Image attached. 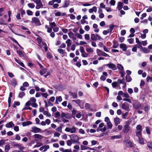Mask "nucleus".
Returning a JSON list of instances; mask_svg holds the SVG:
<instances>
[{
	"mask_svg": "<svg viewBox=\"0 0 152 152\" xmlns=\"http://www.w3.org/2000/svg\"><path fill=\"white\" fill-rule=\"evenodd\" d=\"M70 137L73 143H78L79 140V137L77 135L72 134L70 135Z\"/></svg>",
	"mask_w": 152,
	"mask_h": 152,
	"instance_id": "1",
	"label": "nucleus"
},
{
	"mask_svg": "<svg viewBox=\"0 0 152 152\" xmlns=\"http://www.w3.org/2000/svg\"><path fill=\"white\" fill-rule=\"evenodd\" d=\"M91 40H101L102 38L99 36L97 34H92L91 35Z\"/></svg>",
	"mask_w": 152,
	"mask_h": 152,
	"instance_id": "2",
	"label": "nucleus"
},
{
	"mask_svg": "<svg viewBox=\"0 0 152 152\" xmlns=\"http://www.w3.org/2000/svg\"><path fill=\"white\" fill-rule=\"evenodd\" d=\"M104 124L103 123L100 124L98 127L97 129V131L98 132L101 131L102 132H105L106 130V127L104 126L103 128H101L104 126Z\"/></svg>",
	"mask_w": 152,
	"mask_h": 152,
	"instance_id": "3",
	"label": "nucleus"
},
{
	"mask_svg": "<svg viewBox=\"0 0 152 152\" xmlns=\"http://www.w3.org/2000/svg\"><path fill=\"white\" fill-rule=\"evenodd\" d=\"M65 131L68 132H70L71 133H75L77 130V128L75 126L72 128L66 127L65 129Z\"/></svg>",
	"mask_w": 152,
	"mask_h": 152,
	"instance_id": "4",
	"label": "nucleus"
},
{
	"mask_svg": "<svg viewBox=\"0 0 152 152\" xmlns=\"http://www.w3.org/2000/svg\"><path fill=\"white\" fill-rule=\"evenodd\" d=\"M31 22L32 23H35L37 25L40 26L41 23L39 20L37 18L34 17L32 18Z\"/></svg>",
	"mask_w": 152,
	"mask_h": 152,
	"instance_id": "5",
	"label": "nucleus"
},
{
	"mask_svg": "<svg viewBox=\"0 0 152 152\" xmlns=\"http://www.w3.org/2000/svg\"><path fill=\"white\" fill-rule=\"evenodd\" d=\"M31 104V103L30 101L27 102L25 104V107L23 109V110H31L32 108L29 107Z\"/></svg>",
	"mask_w": 152,
	"mask_h": 152,
	"instance_id": "6",
	"label": "nucleus"
},
{
	"mask_svg": "<svg viewBox=\"0 0 152 152\" xmlns=\"http://www.w3.org/2000/svg\"><path fill=\"white\" fill-rule=\"evenodd\" d=\"M41 129L36 126H34L32 127L31 131L34 133H39L41 132Z\"/></svg>",
	"mask_w": 152,
	"mask_h": 152,
	"instance_id": "7",
	"label": "nucleus"
},
{
	"mask_svg": "<svg viewBox=\"0 0 152 152\" xmlns=\"http://www.w3.org/2000/svg\"><path fill=\"white\" fill-rule=\"evenodd\" d=\"M105 65L107 66L109 68L113 70H115L117 69L115 65L113 64L110 63L106 64Z\"/></svg>",
	"mask_w": 152,
	"mask_h": 152,
	"instance_id": "8",
	"label": "nucleus"
},
{
	"mask_svg": "<svg viewBox=\"0 0 152 152\" xmlns=\"http://www.w3.org/2000/svg\"><path fill=\"white\" fill-rule=\"evenodd\" d=\"M61 117L62 118L69 119L71 118V115L69 113L62 112L61 114Z\"/></svg>",
	"mask_w": 152,
	"mask_h": 152,
	"instance_id": "9",
	"label": "nucleus"
},
{
	"mask_svg": "<svg viewBox=\"0 0 152 152\" xmlns=\"http://www.w3.org/2000/svg\"><path fill=\"white\" fill-rule=\"evenodd\" d=\"M130 127L129 125H125L124 127L123 132L124 133H127L129 131Z\"/></svg>",
	"mask_w": 152,
	"mask_h": 152,
	"instance_id": "10",
	"label": "nucleus"
},
{
	"mask_svg": "<svg viewBox=\"0 0 152 152\" xmlns=\"http://www.w3.org/2000/svg\"><path fill=\"white\" fill-rule=\"evenodd\" d=\"M122 108L125 110L128 111L129 109V105L127 103H124L122 105Z\"/></svg>",
	"mask_w": 152,
	"mask_h": 152,
	"instance_id": "11",
	"label": "nucleus"
},
{
	"mask_svg": "<svg viewBox=\"0 0 152 152\" xmlns=\"http://www.w3.org/2000/svg\"><path fill=\"white\" fill-rule=\"evenodd\" d=\"M49 145H44L39 148V150L41 151H46L49 148Z\"/></svg>",
	"mask_w": 152,
	"mask_h": 152,
	"instance_id": "12",
	"label": "nucleus"
},
{
	"mask_svg": "<svg viewBox=\"0 0 152 152\" xmlns=\"http://www.w3.org/2000/svg\"><path fill=\"white\" fill-rule=\"evenodd\" d=\"M120 47L123 51H126L127 48L126 45L124 43H122L120 45Z\"/></svg>",
	"mask_w": 152,
	"mask_h": 152,
	"instance_id": "13",
	"label": "nucleus"
},
{
	"mask_svg": "<svg viewBox=\"0 0 152 152\" xmlns=\"http://www.w3.org/2000/svg\"><path fill=\"white\" fill-rule=\"evenodd\" d=\"M62 99L61 96L57 97L56 98L55 103L56 104H58L59 102H60L62 101Z\"/></svg>",
	"mask_w": 152,
	"mask_h": 152,
	"instance_id": "14",
	"label": "nucleus"
},
{
	"mask_svg": "<svg viewBox=\"0 0 152 152\" xmlns=\"http://www.w3.org/2000/svg\"><path fill=\"white\" fill-rule=\"evenodd\" d=\"M37 4L36 7V8L37 9H38L40 8L43 7V5L42 3L41 2V1L38 2V3H36Z\"/></svg>",
	"mask_w": 152,
	"mask_h": 152,
	"instance_id": "15",
	"label": "nucleus"
},
{
	"mask_svg": "<svg viewBox=\"0 0 152 152\" xmlns=\"http://www.w3.org/2000/svg\"><path fill=\"white\" fill-rule=\"evenodd\" d=\"M66 14L65 13H62L60 12H57L55 13L56 16H64Z\"/></svg>",
	"mask_w": 152,
	"mask_h": 152,
	"instance_id": "16",
	"label": "nucleus"
},
{
	"mask_svg": "<svg viewBox=\"0 0 152 152\" xmlns=\"http://www.w3.org/2000/svg\"><path fill=\"white\" fill-rule=\"evenodd\" d=\"M88 11L90 13H92L94 12H96L97 11V8L96 7H93L92 8L89 9Z\"/></svg>",
	"mask_w": 152,
	"mask_h": 152,
	"instance_id": "17",
	"label": "nucleus"
},
{
	"mask_svg": "<svg viewBox=\"0 0 152 152\" xmlns=\"http://www.w3.org/2000/svg\"><path fill=\"white\" fill-rule=\"evenodd\" d=\"M114 121L115 125L117 126L120 123V119L118 117L114 118Z\"/></svg>",
	"mask_w": 152,
	"mask_h": 152,
	"instance_id": "18",
	"label": "nucleus"
},
{
	"mask_svg": "<svg viewBox=\"0 0 152 152\" xmlns=\"http://www.w3.org/2000/svg\"><path fill=\"white\" fill-rule=\"evenodd\" d=\"M14 125L12 122H10L6 124L5 125V126L7 128H11L12 126H14Z\"/></svg>",
	"mask_w": 152,
	"mask_h": 152,
	"instance_id": "19",
	"label": "nucleus"
},
{
	"mask_svg": "<svg viewBox=\"0 0 152 152\" xmlns=\"http://www.w3.org/2000/svg\"><path fill=\"white\" fill-rule=\"evenodd\" d=\"M123 6V4L122 2H118L117 8L119 10H120L122 9Z\"/></svg>",
	"mask_w": 152,
	"mask_h": 152,
	"instance_id": "20",
	"label": "nucleus"
},
{
	"mask_svg": "<svg viewBox=\"0 0 152 152\" xmlns=\"http://www.w3.org/2000/svg\"><path fill=\"white\" fill-rule=\"evenodd\" d=\"M32 124V123L30 121H26V122H23L22 123V125L23 126H25Z\"/></svg>",
	"mask_w": 152,
	"mask_h": 152,
	"instance_id": "21",
	"label": "nucleus"
},
{
	"mask_svg": "<svg viewBox=\"0 0 152 152\" xmlns=\"http://www.w3.org/2000/svg\"><path fill=\"white\" fill-rule=\"evenodd\" d=\"M17 83L16 80L15 79H13L11 81V85L15 87Z\"/></svg>",
	"mask_w": 152,
	"mask_h": 152,
	"instance_id": "22",
	"label": "nucleus"
},
{
	"mask_svg": "<svg viewBox=\"0 0 152 152\" xmlns=\"http://www.w3.org/2000/svg\"><path fill=\"white\" fill-rule=\"evenodd\" d=\"M43 114L46 115L48 117H50L51 116V114L48 111L45 110L43 113Z\"/></svg>",
	"mask_w": 152,
	"mask_h": 152,
	"instance_id": "23",
	"label": "nucleus"
},
{
	"mask_svg": "<svg viewBox=\"0 0 152 152\" xmlns=\"http://www.w3.org/2000/svg\"><path fill=\"white\" fill-rule=\"evenodd\" d=\"M86 50L87 52L89 53H92L94 52L93 49L90 47L86 48Z\"/></svg>",
	"mask_w": 152,
	"mask_h": 152,
	"instance_id": "24",
	"label": "nucleus"
},
{
	"mask_svg": "<svg viewBox=\"0 0 152 152\" xmlns=\"http://www.w3.org/2000/svg\"><path fill=\"white\" fill-rule=\"evenodd\" d=\"M35 138H39V139H42L43 137L41 135L38 134H35L34 135Z\"/></svg>",
	"mask_w": 152,
	"mask_h": 152,
	"instance_id": "25",
	"label": "nucleus"
},
{
	"mask_svg": "<svg viewBox=\"0 0 152 152\" xmlns=\"http://www.w3.org/2000/svg\"><path fill=\"white\" fill-rule=\"evenodd\" d=\"M71 96L73 99H76L77 98V94L75 92H70Z\"/></svg>",
	"mask_w": 152,
	"mask_h": 152,
	"instance_id": "26",
	"label": "nucleus"
},
{
	"mask_svg": "<svg viewBox=\"0 0 152 152\" xmlns=\"http://www.w3.org/2000/svg\"><path fill=\"white\" fill-rule=\"evenodd\" d=\"M111 140H114L115 139H118L121 138V136L119 135H115L112 136H110Z\"/></svg>",
	"mask_w": 152,
	"mask_h": 152,
	"instance_id": "27",
	"label": "nucleus"
},
{
	"mask_svg": "<svg viewBox=\"0 0 152 152\" xmlns=\"http://www.w3.org/2000/svg\"><path fill=\"white\" fill-rule=\"evenodd\" d=\"M47 71V69L45 68L41 70L39 72V73L41 75H43L45 74Z\"/></svg>",
	"mask_w": 152,
	"mask_h": 152,
	"instance_id": "28",
	"label": "nucleus"
},
{
	"mask_svg": "<svg viewBox=\"0 0 152 152\" xmlns=\"http://www.w3.org/2000/svg\"><path fill=\"white\" fill-rule=\"evenodd\" d=\"M139 138V142L141 144H144V140L142 138V137H140Z\"/></svg>",
	"mask_w": 152,
	"mask_h": 152,
	"instance_id": "29",
	"label": "nucleus"
},
{
	"mask_svg": "<svg viewBox=\"0 0 152 152\" xmlns=\"http://www.w3.org/2000/svg\"><path fill=\"white\" fill-rule=\"evenodd\" d=\"M15 61L21 66L23 67H24V64L23 62H21L20 61L18 60L16 58H15Z\"/></svg>",
	"mask_w": 152,
	"mask_h": 152,
	"instance_id": "30",
	"label": "nucleus"
},
{
	"mask_svg": "<svg viewBox=\"0 0 152 152\" xmlns=\"http://www.w3.org/2000/svg\"><path fill=\"white\" fill-rule=\"evenodd\" d=\"M25 94L24 92L23 91L20 92L18 95V97L20 98H22L23 96H25Z\"/></svg>",
	"mask_w": 152,
	"mask_h": 152,
	"instance_id": "31",
	"label": "nucleus"
},
{
	"mask_svg": "<svg viewBox=\"0 0 152 152\" xmlns=\"http://www.w3.org/2000/svg\"><path fill=\"white\" fill-rule=\"evenodd\" d=\"M72 102H75L79 106H80V104L81 103V100L79 99L74 100L72 101Z\"/></svg>",
	"mask_w": 152,
	"mask_h": 152,
	"instance_id": "32",
	"label": "nucleus"
},
{
	"mask_svg": "<svg viewBox=\"0 0 152 152\" xmlns=\"http://www.w3.org/2000/svg\"><path fill=\"white\" fill-rule=\"evenodd\" d=\"M136 132H142V126L140 125H138L136 127Z\"/></svg>",
	"mask_w": 152,
	"mask_h": 152,
	"instance_id": "33",
	"label": "nucleus"
},
{
	"mask_svg": "<svg viewBox=\"0 0 152 152\" xmlns=\"http://www.w3.org/2000/svg\"><path fill=\"white\" fill-rule=\"evenodd\" d=\"M71 39H68L66 41V43L67 44L68 47H69L71 45Z\"/></svg>",
	"mask_w": 152,
	"mask_h": 152,
	"instance_id": "34",
	"label": "nucleus"
},
{
	"mask_svg": "<svg viewBox=\"0 0 152 152\" xmlns=\"http://www.w3.org/2000/svg\"><path fill=\"white\" fill-rule=\"evenodd\" d=\"M49 23L50 24V26L52 28H53V27H56V24L55 23V22H51L50 21L49 22Z\"/></svg>",
	"mask_w": 152,
	"mask_h": 152,
	"instance_id": "35",
	"label": "nucleus"
},
{
	"mask_svg": "<svg viewBox=\"0 0 152 152\" xmlns=\"http://www.w3.org/2000/svg\"><path fill=\"white\" fill-rule=\"evenodd\" d=\"M75 43L77 45H86V44H87V43L85 41H80V43H78L75 42Z\"/></svg>",
	"mask_w": 152,
	"mask_h": 152,
	"instance_id": "36",
	"label": "nucleus"
},
{
	"mask_svg": "<svg viewBox=\"0 0 152 152\" xmlns=\"http://www.w3.org/2000/svg\"><path fill=\"white\" fill-rule=\"evenodd\" d=\"M42 144L41 143L39 142H37L36 143V145H34V146L33 147V148H36L42 146Z\"/></svg>",
	"mask_w": 152,
	"mask_h": 152,
	"instance_id": "37",
	"label": "nucleus"
},
{
	"mask_svg": "<svg viewBox=\"0 0 152 152\" xmlns=\"http://www.w3.org/2000/svg\"><path fill=\"white\" fill-rule=\"evenodd\" d=\"M27 6L30 8H33L34 7L35 5L33 3H30L27 4Z\"/></svg>",
	"mask_w": 152,
	"mask_h": 152,
	"instance_id": "38",
	"label": "nucleus"
},
{
	"mask_svg": "<svg viewBox=\"0 0 152 152\" xmlns=\"http://www.w3.org/2000/svg\"><path fill=\"white\" fill-rule=\"evenodd\" d=\"M142 50L145 53H148L150 52V50L145 48H143Z\"/></svg>",
	"mask_w": 152,
	"mask_h": 152,
	"instance_id": "39",
	"label": "nucleus"
},
{
	"mask_svg": "<svg viewBox=\"0 0 152 152\" xmlns=\"http://www.w3.org/2000/svg\"><path fill=\"white\" fill-rule=\"evenodd\" d=\"M10 149V146L9 145L7 144L6 145L5 148V152H8Z\"/></svg>",
	"mask_w": 152,
	"mask_h": 152,
	"instance_id": "40",
	"label": "nucleus"
},
{
	"mask_svg": "<svg viewBox=\"0 0 152 152\" xmlns=\"http://www.w3.org/2000/svg\"><path fill=\"white\" fill-rule=\"evenodd\" d=\"M147 146L150 150H152V142H148L147 143Z\"/></svg>",
	"mask_w": 152,
	"mask_h": 152,
	"instance_id": "41",
	"label": "nucleus"
},
{
	"mask_svg": "<svg viewBox=\"0 0 152 152\" xmlns=\"http://www.w3.org/2000/svg\"><path fill=\"white\" fill-rule=\"evenodd\" d=\"M28 101H30L31 103H33L36 102V99L34 97H32L30 99V100Z\"/></svg>",
	"mask_w": 152,
	"mask_h": 152,
	"instance_id": "42",
	"label": "nucleus"
},
{
	"mask_svg": "<svg viewBox=\"0 0 152 152\" xmlns=\"http://www.w3.org/2000/svg\"><path fill=\"white\" fill-rule=\"evenodd\" d=\"M125 144L128 146H131V142L130 140H127L125 142Z\"/></svg>",
	"mask_w": 152,
	"mask_h": 152,
	"instance_id": "43",
	"label": "nucleus"
},
{
	"mask_svg": "<svg viewBox=\"0 0 152 152\" xmlns=\"http://www.w3.org/2000/svg\"><path fill=\"white\" fill-rule=\"evenodd\" d=\"M144 109L145 111L147 113L149 111L150 109V107L148 105H147L144 107Z\"/></svg>",
	"mask_w": 152,
	"mask_h": 152,
	"instance_id": "44",
	"label": "nucleus"
},
{
	"mask_svg": "<svg viewBox=\"0 0 152 152\" xmlns=\"http://www.w3.org/2000/svg\"><path fill=\"white\" fill-rule=\"evenodd\" d=\"M135 108L137 109H141L142 108L140 104L139 103H137L135 105Z\"/></svg>",
	"mask_w": 152,
	"mask_h": 152,
	"instance_id": "45",
	"label": "nucleus"
},
{
	"mask_svg": "<svg viewBox=\"0 0 152 152\" xmlns=\"http://www.w3.org/2000/svg\"><path fill=\"white\" fill-rule=\"evenodd\" d=\"M107 124L108 128L110 129H111L112 126L113 125L111 123V122L110 121L109 122H108L107 123Z\"/></svg>",
	"mask_w": 152,
	"mask_h": 152,
	"instance_id": "46",
	"label": "nucleus"
},
{
	"mask_svg": "<svg viewBox=\"0 0 152 152\" xmlns=\"http://www.w3.org/2000/svg\"><path fill=\"white\" fill-rule=\"evenodd\" d=\"M117 67L118 69L122 71L124 70L123 67L121 64H117Z\"/></svg>",
	"mask_w": 152,
	"mask_h": 152,
	"instance_id": "47",
	"label": "nucleus"
},
{
	"mask_svg": "<svg viewBox=\"0 0 152 152\" xmlns=\"http://www.w3.org/2000/svg\"><path fill=\"white\" fill-rule=\"evenodd\" d=\"M102 51H101L100 50L97 49L96 52L98 56H100L102 55Z\"/></svg>",
	"mask_w": 152,
	"mask_h": 152,
	"instance_id": "48",
	"label": "nucleus"
},
{
	"mask_svg": "<svg viewBox=\"0 0 152 152\" xmlns=\"http://www.w3.org/2000/svg\"><path fill=\"white\" fill-rule=\"evenodd\" d=\"M69 2L68 1H65L64 3V5L63 6V7H67L69 5Z\"/></svg>",
	"mask_w": 152,
	"mask_h": 152,
	"instance_id": "49",
	"label": "nucleus"
},
{
	"mask_svg": "<svg viewBox=\"0 0 152 152\" xmlns=\"http://www.w3.org/2000/svg\"><path fill=\"white\" fill-rule=\"evenodd\" d=\"M75 36L79 39H82L83 38L82 36L78 33H75Z\"/></svg>",
	"mask_w": 152,
	"mask_h": 152,
	"instance_id": "50",
	"label": "nucleus"
},
{
	"mask_svg": "<svg viewBox=\"0 0 152 152\" xmlns=\"http://www.w3.org/2000/svg\"><path fill=\"white\" fill-rule=\"evenodd\" d=\"M15 146L19 148L20 150H22L24 149V147L21 146V145L19 144H17L15 145Z\"/></svg>",
	"mask_w": 152,
	"mask_h": 152,
	"instance_id": "51",
	"label": "nucleus"
},
{
	"mask_svg": "<svg viewBox=\"0 0 152 152\" xmlns=\"http://www.w3.org/2000/svg\"><path fill=\"white\" fill-rule=\"evenodd\" d=\"M137 136L138 137H142V132H136Z\"/></svg>",
	"mask_w": 152,
	"mask_h": 152,
	"instance_id": "52",
	"label": "nucleus"
},
{
	"mask_svg": "<svg viewBox=\"0 0 152 152\" xmlns=\"http://www.w3.org/2000/svg\"><path fill=\"white\" fill-rule=\"evenodd\" d=\"M135 46L137 47L138 48H140L141 49V50H142L143 48V47L142 46V44L141 42H140V43L138 44H137L135 45Z\"/></svg>",
	"mask_w": 152,
	"mask_h": 152,
	"instance_id": "53",
	"label": "nucleus"
},
{
	"mask_svg": "<svg viewBox=\"0 0 152 152\" xmlns=\"http://www.w3.org/2000/svg\"><path fill=\"white\" fill-rule=\"evenodd\" d=\"M126 79L127 81L128 82H130L132 80V78L131 77L129 76H126Z\"/></svg>",
	"mask_w": 152,
	"mask_h": 152,
	"instance_id": "54",
	"label": "nucleus"
},
{
	"mask_svg": "<svg viewBox=\"0 0 152 152\" xmlns=\"http://www.w3.org/2000/svg\"><path fill=\"white\" fill-rule=\"evenodd\" d=\"M20 103L18 101L15 102L13 105V107L15 108L16 106H19L20 105Z\"/></svg>",
	"mask_w": 152,
	"mask_h": 152,
	"instance_id": "55",
	"label": "nucleus"
},
{
	"mask_svg": "<svg viewBox=\"0 0 152 152\" xmlns=\"http://www.w3.org/2000/svg\"><path fill=\"white\" fill-rule=\"evenodd\" d=\"M119 46V44H118L117 42H115L114 43V44L113 46V47L114 48H118Z\"/></svg>",
	"mask_w": 152,
	"mask_h": 152,
	"instance_id": "56",
	"label": "nucleus"
},
{
	"mask_svg": "<svg viewBox=\"0 0 152 152\" xmlns=\"http://www.w3.org/2000/svg\"><path fill=\"white\" fill-rule=\"evenodd\" d=\"M90 105L88 103H86L85 104V107L86 109H90Z\"/></svg>",
	"mask_w": 152,
	"mask_h": 152,
	"instance_id": "57",
	"label": "nucleus"
},
{
	"mask_svg": "<svg viewBox=\"0 0 152 152\" xmlns=\"http://www.w3.org/2000/svg\"><path fill=\"white\" fill-rule=\"evenodd\" d=\"M82 56L83 57H88V54L86 52H84V53H83L81 54Z\"/></svg>",
	"mask_w": 152,
	"mask_h": 152,
	"instance_id": "58",
	"label": "nucleus"
},
{
	"mask_svg": "<svg viewBox=\"0 0 152 152\" xmlns=\"http://www.w3.org/2000/svg\"><path fill=\"white\" fill-rule=\"evenodd\" d=\"M62 128L61 126H59L56 129V130L57 131L60 132H62Z\"/></svg>",
	"mask_w": 152,
	"mask_h": 152,
	"instance_id": "59",
	"label": "nucleus"
},
{
	"mask_svg": "<svg viewBox=\"0 0 152 152\" xmlns=\"http://www.w3.org/2000/svg\"><path fill=\"white\" fill-rule=\"evenodd\" d=\"M115 1L114 0H111L109 2L111 5L114 6L115 3Z\"/></svg>",
	"mask_w": 152,
	"mask_h": 152,
	"instance_id": "60",
	"label": "nucleus"
},
{
	"mask_svg": "<svg viewBox=\"0 0 152 152\" xmlns=\"http://www.w3.org/2000/svg\"><path fill=\"white\" fill-rule=\"evenodd\" d=\"M85 38V39L88 40L90 39V37L89 34H86L84 35Z\"/></svg>",
	"mask_w": 152,
	"mask_h": 152,
	"instance_id": "61",
	"label": "nucleus"
},
{
	"mask_svg": "<svg viewBox=\"0 0 152 152\" xmlns=\"http://www.w3.org/2000/svg\"><path fill=\"white\" fill-rule=\"evenodd\" d=\"M80 50L81 54L84 53V52H85L84 48L82 46H80Z\"/></svg>",
	"mask_w": 152,
	"mask_h": 152,
	"instance_id": "62",
	"label": "nucleus"
},
{
	"mask_svg": "<svg viewBox=\"0 0 152 152\" xmlns=\"http://www.w3.org/2000/svg\"><path fill=\"white\" fill-rule=\"evenodd\" d=\"M31 105L32 107L35 108L37 107L38 106L36 102L31 103Z\"/></svg>",
	"mask_w": 152,
	"mask_h": 152,
	"instance_id": "63",
	"label": "nucleus"
},
{
	"mask_svg": "<svg viewBox=\"0 0 152 152\" xmlns=\"http://www.w3.org/2000/svg\"><path fill=\"white\" fill-rule=\"evenodd\" d=\"M26 12L27 15H33V12L32 11L29 10H27L26 11Z\"/></svg>",
	"mask_w": 152,
	"mask_h": 152,
	"instance_id": "64",
	"label": "nucleus"
}]
</instances>
